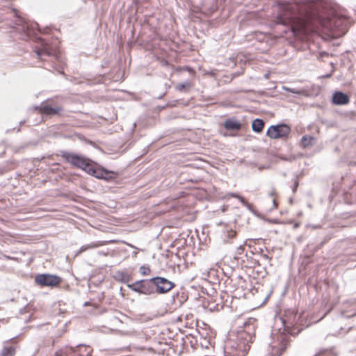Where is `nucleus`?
<instances>
[{"instance_id": "423d86ee", "label": "nucleus", "mask_w": 356, "mask_h": 356, "mask_svg": "<svg viewBox=\"0 0 356 356\" xmlns=\"http://www.w3.org/2000/svg\"><path fill=\"white\" fill-rule=\"evenodd\" d=\"M35 281L40 286L54 287L60 284L61 278L54 275L41 274L35 277Z\"/></svg>"}, {"instance_id": "f03ea898", "label": "nucleus", "mask_w": 356, "mask_h": 356, "mask_svg": "<svg viewBox=\"0 0 356 356\" xmlns=\"http://www.w3.org/2000/svg\"><path fill=\"white\" fill-rule=\"evenodd\" d=\"M252 337L245 331L231 336L225 343L224 356H245Z\"/></svg>"}, {"instance_id": "412c9836", "label": "nucleus", "mask_w": 356, "mask_h": 356, "mask_svg": "<svg viewBox=\"0 0 356 356\" xmlns=\"http://www.w3.org/2000/svg\"><path fill=\"white\" fill-rule=\"evenodd\" d=\"M92 171H93L92 173H88V174L93 175L94 177L99 178V179L104 178L103 176V172L97 170L92 165Z\"/></svg>"}, {"instance_id": "20e7f679", "label": "nucleus", "mask_w": 356, "mask_h": 356, "mask_svg": "<svg viewBox=\"0 0 356 356\" xmlns=\"http://www.w3.org/2000/svg\"><path fill=\"white\" fill-rule=\"evenodd\" d=\"M127 286L132 291L140 294L151 295L155 292V289L151 279L137 281L133 284H128Z\"/></svg>"}, {"instance_id": "b1692460", "label": "nucleus", "mask_w": 356, "mask_h": 356, "mask_svg": "<svg viewBox=\"0 0 356 356\" xmlns=\"http://www.w3.org/2000/svg\"><path fill=\"white\" fill-rule=\"evenodd\" d=\"M188 86V83H182V84H179L177 87L178 90H181L182 89H184L186 86Z\"/></svg>"}, {"instance_id": "a211bd4d", "label": "nucleus", "mask_w": 356, "mask_h": 356, "mask_svg": "<svg viewBox=\"0 0 356 356\" xmlns=\"http://www.w3.org/2000/svg\"><path fill=\"white\" fill-rule=\"evenodd\" d=\"M15 353V350L13 347H4L0 353V356H13Z\"/></svg>"}, {"instance_id": "4be33fe9", "label": "nucleus", "mask_w": 356, "mask_h": 356, "mask_svg": "<svg viewBox=\"0 0 356 356\" xmlns=\"http://www.w3.org/2000/svg\"><path fill=\"white\" fill-rule=\"evenodd\" d=\"M150 272H151V270L148 266H142L140 268V273L143 275H147L150 273Z\"/></svg>"}, {"instance_id": "bb28decb", "label": "nucleus", "mask_w": 356, "mask_h": 356, "mask_svg": "<svg viewBox=\"0 0 356 356\" xmlns=\"http://www.w3.org/2000/svg\"><path fill=\"white\" fill-rule=\"evenodd\" d=\"M330 74L326 75V77H330Z\"/></svg>"}, {"instance_id": "9b49d317", "label": "nucleus", "mask_w": 356, "mask_h": 356, "mask_svg": "<svg viewBox=\"0 0 356 356\" xmlns=\"http://www.w3.org/2000/svg\"><path fill=\"white\" fill-rule=\"evenodd\" d=\"M332 102L337 105H344L349 102V97L341 92H336L333 95Z\"/></svg>"}, {"instance_id": "393cba45", "label": "nucleus", "mask_w": 356, "mask_h": 356, "mask_svg": "<svg viewBox=\"0 0 356 356\" xmlns=\"http://www.w3.org/2000/svg\"><path fill=\"white\" fill-rule=\"evenodd\" d=\"M270 196L273 197L275 194L274 190H272V191L269 193Z\"/></svg>"}, {"instance_id": "39448f33", "label": "nucleus", "mask_w": 356, "mask_h": 356, "mask_svg": "<svg viewBox=\"0 0 356 356\" xmlns=\"http://www.w3.org/2000/svg\"><path fill=\"white\" fill-rule=\"evenodd\" d=\"M274 341L270 345V356H280L286 350L287 341L286 337L282 334L273 336Z\"/></svg>"}, {"instance_id": "0eeeda50", "label": "nucleus", "mask_w": 356, "mask_h": 356, "mask_svg": "<svg viewBox=\"0 0 356 356\" xmlns=\"http://www.w3.org/2000/svg\"><path fill=\"white\" fill-rule=\"evenodd\" d=\"M290 132V128L286 124L270 126L266 135L270 138L277 139L286 137Z\"/></svg>"}, {"instance_id": "9d476101", "label": "nucleus", "mask_w": 356, "mask_h": 356, "mask_svg": "<svg viewBox=\"0 0 356 356\" xmlns=\"http://www.w3.org/2000/svg\"><path fill=\"white\" fill-rule=\"evenodd\" d=\"M35 109L38 110L40 113H44L48 115L57 114L61 111V108L59 106L52 107L48 104H42L40 106H35Z\"/></svg>"}, {"instance_id": "6ab92c4d", "label": "nucleus", "mask_w": 356, "mask_h": 356, "mask_svg": "<svg viewBox=\"0 0 356 356\" xmlns=\"http://www.w3.org/2000/svg\"><path fill=\"white\" fill-rule=\"evenodd\" d=\"M283 90L285 91H288V92L296 94V95H302L304 93L303 90H298V89H295V88H288L286 86L283 87Z\"/></svg>"}, {"instance_id": "ddd939ff", "label": "nucleus", "mask_w": 356, "mask_h": 356, "mask_svg": "<svg viewBox=\"0 0 356 356\" xmlns=\"http://www.w3.org/2000/svg\"><path fill=\"white\" fill-rule=\"evenodd\" d=\"M301 143L304 148H307L312 147L315 144L316 140L311 136L305 135L302 138Z\"/></svg>"}, {"instance_id": "f3484780", "label": "nucleus", "mask_w": 356, "mask_h": 356, "mask_svg": "<svg viewBox=\"0 0 356 356\" xmlns=\"http://www.w3.org/2000/svg\"><path fill=\"white\" fill-rule=\"evenodd\" d=\"M104 244V243L97 242V243H90V244H88V245H84L81 247L79 252L81 253V252H84L86 250H88L89 249H92V248H95L99 247V246H101V245H102Z\"/></svg>"}, {"instance_id": "7ed1b4c3", "label": "nucleus", "mask_w": 356, "mask_h": 356, "mask_svg": "<svg viewBox=\"0 0 356 356\" xmlns=\"http://www.w3.org/2000/svg\"><path fill=\"white\" fill-rule=\"evenodd\" d=\"M61 156L66 161L75 167L83 170L87 173L93 172L92 171V165L90 163L89 160L85 157L68 152H63Z\"/></svg>"}, {"instance_id": "6e6552de", "label": "nucleus", "mask_w": 356, "mask_h": 356, "mask_svg": "<svg viewBox=\"0 0 356 356\" xmlns=\"http://www.w3.org/2000/svg\"><path fill=\"white\" fill-rule=\"evenodd\" d=\"M151 280L154 284V287H156V292L157 293H167L175 286V284L172 282L164 277H156L151 278Z\"/></svg>"}, {"instance_id": "f257e3e1", "label": "nucleus", "mask_w": 356, "mask_h": 356, "mask_svg": "<svg viewBox=\"0 0 356 356\" xmlns=\"http://www.w3.org/2000/svg\"><path fill=\"white\" fill-rule=\"evenodd\" d=\"M276 9L277 24L287 26L296 36L322 31L337 38L349 26V19L326 0H314L304 8L295 3L279 2Z\"/></svg>"}, {"instance_id": "f8f14e48", "label": "nucleus", "mask_w": 356, "mask_h": 356, "mask_svg": "<svg viewBox=\"0 0 356 356\" xmlns=\"http://www.w3.org/2000/svg\"><path fill=\"white\" fill-rule=\"evenodd\" d=\"M35 52L37 54L38 58L40 59H42V56L44 55L49 56L53 54L51 48L46 44H44L41 49H38Z\"/></svg>"}, {"instance_id": "4468645a", "label": "nucleus", "mask_w": 356, "mask_h": 356, "mask_svg": "<svg viewBox=\"0 0 356 356\" xmlns=\"http://www.w3.org/2000/svg\"><path fill=\"white\" fill-rule=\"evenodd\" d=\"M225 127L229 130H238L241 128V124L234 120H227L225 122Z\"/></svg>"}, {"instance_id": "2eb2a0df", "label": "nucleus", "mask_w": 356, "mask_h": 356, "mask_svg": "<svg viewBox=\"0 0 356 356\" xmlns=\"http://www.w3.org/2000/svg\"><path fill=\"white\" fill-rule=\"evenodd\" d=\"M264 122L261 119H255L253 120L252 123V129L254 131L257 133H260L264 128Z\"/></svg>"}, {"instance_id": "5701e85b", "label": "nucleus", "mask_w": 356, "mask_h": 356, "mask_svg": "<svg viewBox=\"0 0 356 356\" xmlns=\"http://www.w3.org/2000/svg\"><path fill=\"white\" fill-rule=\"evenodd\" d=\"M243 250H244L243 245H240L237 248V250H236L237 254H242V252H243Z\"/></svg>"}, {"instance_id": "dca6fc26", "label": "nucleus", "mask_w": 356, "mask_h": 356, "mask_svg": "<svg viewBox=\"0 0 356 356\" xmlns=\"http://www.w3.org/2000/svg\"><path fill=\"white\" fill-rule=\"evenodd\" d=\"M235 197V198H237L241 202V204L244 206V207H246L247 208L250 209V205L248 203V202L242 197L240 195L237 194V193H227L225 198H227V197Z\"/></svg>"}, {"instance_id": "a878e982", "label": "nucleus", "mask_w": 356, "mask_h": 356, "mask_svg": "<svg viewBox=\"0 0 356 356\" xmlns=\"http://www.w3.org/2000/svg\"><path fill=\"white\" fill-rule=\"evenodd\" d=\"M273 202L274 207H276L277 204H276V202H275V199L273 200Z\"/></svg>"}, {"instance_id": "aec40b11", "label": "nucleus", "mask_w": 356, "mask_h": 356, "mask_svg": "<svg viewBox=\"0 0 356 356\" xmlns=\"http://www.w3.org/2000/svg\"><path fill=\"white\" fill-rule=\"evenodd\" d=\"M117 277L120 279L122 282H128L129 281V276L124 273H118Z\"/></svg>"}, {"instance_id": "1a4fd4ad", "label": "nucleus", "mask_w": 356, "mask_h": 356, "mask_svg": "<svg viewBox=\"0 0 356 356\" xmlns=\"http://www.w3.org/2000/svg\"><path fill=\"white\" fill-rule=\"evenodd\" d=\"M220 238L224 243H232L236 236V232L231 225H225L220 229Z\"/></svg>"}]
</instances>
